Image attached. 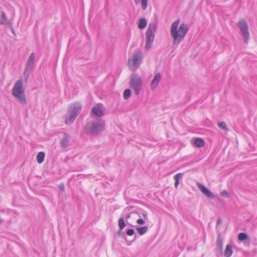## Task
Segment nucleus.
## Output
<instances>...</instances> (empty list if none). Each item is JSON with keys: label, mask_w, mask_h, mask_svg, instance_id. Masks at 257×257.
Instances as JSON below:
<instances>
[{"label": "nucleus", "mask_w": 257, "mask_h": 257, "mask_svg": "<svg viewBox=\"0 0 257 257\" xmlns=\"http://www.w3.org/2000/svg\"><path fill=\"white\" fill-rule=\"evenodd\" d=\"M45 154L43 152H39L37 156V160L39 164L42 163L45 159Z\"/></svg>", "instance_id": "a211bd4d"}, {"label": "nucleus", "mask_w": 257, "mask_h": 257, "mask_svg": "<svg viewBox=\"0 0 257 257\" xmlns=\"http://www.w3.org/2000/svg\"><path fill=\"white\" fill-rule=\"evenodd\" d=\"M225 130H226V131H227V127H226V128H225Z\"/></svg>", "instance_id": "58836bf2"}, {"label": "nucleus", "mask_w": 257, "mask_h": 257, "mask_svg": "<svg viewBox=\"0 0 257 257\" xmlns=\"http://www.w3.org/2000/svg\"><path fill=\"white\" fill-rule=\"evenodd\" d=\"M139 216L140 217H143L145 219H147V218H148L147 213L145 211H143L139 214Z\"/></svg>", "instance_id": "cd10ccee"}, {"label": "nucleus", "mask_w": 257, "mask_h": 257, "mask_svg": "<svg viewBox=\"0 0 257 257\" xmlns=\"http://www.w3.org/2000/svg\"><path fill=\"white\" fill-rule=\"evenodd\" d=\"M118 223L119 228L120 229H123L126 225V224L124 222V218L122 217H120L118 219Z\"/></svg>", "instance_id": "b1692460"}, {"label": "nucleus", "mask_w": 257, "mask_h": 257, "mask_svg": "<svg viewBox=\"0 0 257 257\" xmlns=\"http://www.w3.org/2000/svg\"><path fill=\"white\" fill-rule=\"evenodd\" d=\"M161 77L162 76L160 73H158L155 75L151 84L152 89H154L157 87L159 83L161 81Z\"/></svg>", "instance_id": "4468645a"}, {"label": "nucleus", "mask_w": 257, "mask_h": 257, "mask_svg": "<svg viewBox=\"0 0 257 257\" xmlns=\"http://www.w3.org/2000/svg\"><path fill=\"white\" fill-rule=\"evenodd\" d=\"M221 194H222V195H224V194H225V190H223V191H222L221 192Z\"/></svg>", "instance_id": "f704fd0d"}, {"label": "nucleus", "mask_w": 257, "mask_h": 257, "mask_svg": "<svg viewBox=\"0 0 257 257\" xmlns=\"http://www.w3.org/2000/svg\"><path fill=\"white\" fill-rule=\"evenodd\" d=\"M238 26L240 29L244 43H247L249 40V34L246 20H240L238 23Z\"/></svg>", "instance_id": "6e6552de"}, {"label": "nucleus", "mask_w": 257, "mask_h": 257, "mask_svg": "<svg viewBox=\"0 0 257 257\" xmlns=\"http://www.w3.org/2000/svg\"><path fill=\"white\" fill-rule=\"evenodd\" d=\"M157 29V24L155 23H150L146 32L145 48L147 50L151 49L155 38V33Z\"/></svg>", "instance_id": "20e7f679"}, {"label": "nucleus", "mask_w": 257, "mask_h": 257, "mask_svg": "<svg viewBox=\"0 0 257 257\" xmlns=\"http://www.w3.org/2000/svg\"><path fill=\"white\" fill-rule=\"evenodd\" d=\"M198 188L202 192V193L209 198H214V195L213 193L206 187L201 184L200 183L197 184Z\"/></svg>", "instance_id": "9b49d317"}, {"label": "nucleus", "mask_w": 257, "mask_h": 257, "mask_svg": "<svg viewBox=\"0 0 257 257\" xmlns=\"http://www.w3.org/2000/svg\"><path fill=\"white\" fill-rule=\"evenodd\" d=\"M70 137L69 135L66 133L63 134V137L60 140V147L63 149H65L69 145Z\"/></svg>", "instance_id": "f8f14e48"}, {"label": "nucleus", "mask_w": 257, "mask_h": 257, "mask_svg": "<svg viewBox=\"0 0 257 257\" xmlns=\"http://www.w3.org/2000/svg\"><path fill=\"white\" fill-rule=\"evenodd\" d=\"M131 94V90L129 89H125L123 92V98L124 99L127 100L130 97Z\"/></svg>", "instance_id": "393cba45"}, {"label": "nucleus", "mask_w": 257, "mask_h": 257, "mask_svg": "<svg viewBox=\"0 0 257 257\" xmlns=\"http://www.w3.org/2000/svg\"><path fill=\"white\" fill-rule=\"evenodd\" d=\"M35 55L34 53H32L27 62L25 66V69L24 72V75L26 78V80L27 81L31 71L32 70L35 64Z\"/></svg>", "instance_id": "1a4fd4ad"}, {"label": "nucleus", "mask_w": 257, "mask_h": 257, "mask_svg": "<svg viewBox=\"0 0 257 257\" xmlns=\"http://www.w3.org/2000/svg\"><path fill=\"white\" fill-rule=\"evenodd\" d=\"M104 129L105 121L102 119H98L88 122L84 127V131L87 135L97 136Z\"/></svg>", "instance_id": "f03ea898"}, {"label": "nucleus", "mask_w": 257, "mask_h": 257, "mask_svg": "<svg viewBox=\"0 0 257 257\" xmlns=\"http://www.w3.org/2000/svg\"><path fill=\"white\" fill-rule=\"evenodd\" d=\"M232 248L231 245L227 244L226 246V257H230L232 254Z\"/></svg>", "instance_id": "4be33fe9"}, {"label": "nucleus", "mask_w": 257, "mask_h": 257, "mask_svg": "<svg viewBox=\"0 0 257 257\" xmlns=\"http://www.w3.org/2000/svg\"><path fill=\"white\" fill-rule=\"evenodd\" d=\"M123 237H124V239L126 241V237H125V236H124V235L123 236Z\"/></svg>", "instance_id": "e433bc0d"}, {"label": "nucleus", "mask_w": 257, "mask_h": 257, "mask_svg": "<svg viewBox=\"0 0 257 257\" xmlns=\"http://www.w3.org/2000/svg\"><path fill=\"white\" fill-rule=\"evenodd\" d=\"M143 58V53L141 52L134 53L132 58L128 60V66L130 68L134 71L139 68L142 62Z\"/></svg>", "instance_id": "423d86ee"}, {"label": "nucleus", "mask_w": 257, "mask_h": 257, "mask_svg": "<svg viewBox=\"0 0 257 257\" xmlns=\"http://www.w3.org/2000/svg\"><path fill=\"white\" fill-rule=\"evenodd\" d=\"M218 126L220 128L225 130V122H219V123H218Z\"/></svg>", "instance_id": "c85d7f7f"}, {"label": "nucleus", "mask_w": 257, "mask_h": 257, "mask_svg": "<svg viewBox=\"0 0 257 257\" xmlns=\"http://www.w3.org/2000/svg\"><path fill=\"white\" fill-rule=\"evenodd\" d=\"M137 230L139 232V233L142 235L144 234L148 230V226H143V227H138L136 228Z\"/></svg>", "instance_id": "aec40b11"}, {"label": "nucleus", "mask_w": 257, "mask_h": 257, "mask_svg": "<svg viewBox=\"0 0 257 257\" xmlns=\"http://www.w3.org/2000/svg\"><path fill=\"white\" fill-rule=\"evenodd\" d=\"M134 2L137 5L141 3L142 9L143 10H145L147 8L148 0H134Z\"/></svg>", "instance_id": "dca6fc26"}, {"label": "nucleus", "mask_w": 257, "mask_h": 257, "mask_svg": "<svg viewBox=\"0 0 257 257\" xmlns=\"http://www.w3.org/2000/svg\"><path fill=\"white\" fill-rule=\"evenodd\" d=\"M101 104L99 103L93 107L91 109L92 113L99 117L102 116L103 112L102 110Z\"/></svg>", "instance_id": "ddd939ff"}, {"label": "nucleus", "mask_w": 257, "mask_h": 257, "mask_svg": "<svg viewBox=\"0 0 257 257\" xmlns=\"http://www.w3.org/2000/svg\"><path fill=\"white\" fill-rule=\"evenodd\" d=\"M130 85L133 90L135 94L136 95H138L140 93L143 86L141 77L137 75L132 76L130 82Z\"/></svg>", "instance_id": "39448f33"}, {"label": "nucleus", "mask_w": 257, "mask_h": 257, "mask_svg": "<svg viewBox=\"0 0 257 257\" xmlns=\"http://www.w3.org/2000/svg\"><path fill=\"white\" fill-rule=\"evenodd\" d=\"M13 33L15 34V31H14V30H13L12 31Z\"/></svg>", "instance_id": "4c0bfd02"}, {"label": "nucleus", "mask_w": 257, "mask_h": 257, "mask_svg": "<svg viewBox=\"0 0 257 257\" xmlns=\"http://www.w3.org/2000/svg\"><path fill=\"white\" fill-rule=\"evenodd\" d=\"M8 21L6 13L4 12H2V19L0 20V24L5 25L7 23Z\"/></svg>", "instance_id": "5701e85b"}, {"label": "nucleus", "mask_w": 257, "mask_h": 257, "mask_svg": "<svg viewBox=\"0 0 257 257\" xmlns=\"http://www.w3.org/2000/svg\"><path fill=\"white\" fill-rule=\"evenodd\" d=\"M180 23V20L178 19L174 22L171 26L170 33L173 39L174 45L178 46L184 40L189 31V27L185 23Z\"/></svg>", "instance_id": "f257e3e1"}, {"label": "nucleus", "mask_w": 257, "mask_h": 257, "mask_svg": "<svg viewBox=\"0 0 257 257\" xmlns=\"http://www.w3.org/2000/svg\"><path fill=\"white\" fill-rule=\"evenodd\" d=\"M179 182H178V181H175V187L176 188H177L178 186L179 185Z\"/></svg>", "instance_id": "473e14b6"}, {"label": "nucleus", "mask_w": 257, "mask_h": 257, "mask_svg": "<svg viewBox=\"0 0 257 257\" xmlns=\"http://www.w3.org/2000/svg\"><path fill=\"white\" fill-rule=\"evenodd\" d=\"M183 174L182 173H178L176 174L174 176V179L175 181H178V182L180 181V180H181L183 177Z\"/></svg>", "instance_id": "a878e982"}, {"label": "nucleus", "mask_w": 257, "mask_h": 257, "mask_svg": "<svg viewBox=\"0 0 257 257\" xmlns=\"http://www.w3.org/2000/svg\"><path fill=\"white\" fill-rule=\"evenodd\" d=\"M222 220L221 219H218L217 221L216 229L218 231L217 238L216 242V255L217 257H223V239L221 237V233L218 231L219 225L221 223Z\"/></svg>", "instance_id": "0eeeda50"}, {"label": "nucleus", "mask_w": 257, "mask_h": 257, "mask_svg": "<svg viewBox=\"0 0 257 257\" xmlns=\"http://www.w3.org/2000/svg\"><path fill=\"white\" fill-rule=\"evenodd\" d=\"M77 115L71 114L68 111L67 114L66 115L65 123L66 124H70L72 123L76 119Z\"/></svg>", "instance_id": "2eb2a0df"}, {"label": "nucleus", "mask_w": 257, "mask_h": 257, "mask_svg": "<svg viewBox=\"0 0 257 257\" xmlns=\"http://www.w3.org/2000/svg\"><path fill=\"white\" fill-rule=\"evenodd\" d=\"M147 26V21L145 18H141L139 21L138 27L140 29H144Z\"/></svg>", "instance_id": "6ab92c4d"}, {"label": "nucleus", "mask_w": 257, "mask_h": 257, "mask_svg": "<svg viewBox=\"0 0 257 257\" xmlns=\"http://www.w3.org/2000/svg\"><path fill=\"white\" fill-rule=\"evenodd\" d=\"M194 144L196 147L201 148L204 146L205 142L202 139L197 138L195 139Z\"/></svg>", "instance_id": "f3484780"}, {"label": "nucleus", "mask_w": 257, "mask_h": 257, "mask_svg": "<svg viewBox=\"0 0 257 257\" xmlns=\"http://www.w3.org/2000/svg\"><path fill=\"white\" fill-rule=\"evenodd\" d=\"M81 104L78 102H75L70 105L68 112L78 116L81 110Z\"/></svg>", "instance_id": "9d476101"}, {"label": "nucleus", "mask_w": 257, "mask_h": 257, "mask_svg": "<svg viewBox=\"0 0 257 257\" xmlns=\"http://www.w3.org/2000/svg\"><path fill=\"white\" fill-rule=\"evenodd\" d=\"M228 196V192L226 191V197H227Z\"/></svg>", "instance_id": "c9c22d12"}, {"label": "nucleus", "mask_w": 257, "mask_h": 257, "mask_svg": "<svg viewBox=\"0 0 257 257\" xmlns=\"http://www.w3.org/2000/svg\"><path fill=\"white\" fill-rule=\"evenodd\" d=\"M122 229H119V230H118L117 231V234H118V235L119 236H120L121 235V234H122Z\"/></svg>", "instance_id": "7c9ffc66"}, {"label": "nucleus", "mask_w": 257, "mask_h": 257, "mask_svg": "<svg viewBox=\"0 0 257 257\" xmlns=\"http://www.w3.org/2000/svg\"><path fill=\"white\" fill-rule=\"evenodd\" d=\"M22 79L16 81L12 89V94L20 103L22 104H26L27 99Z\"/></svg>", "instance_id": "7ed1b4c3"}, {"label": "nucleus", "mask_w": 257, "mask_h": 257, "mask_svg": "<svg viewBox=\"0 0 257 257\" xmlns=\"http://www.w3.org/2000/svg\"><path fill=\"white\" fill-rule=\"evenodd\" d=\"M130 216H131L130 214H127L126 216V218L128 219L130 217Z\"/></svg>", "instance_id": "72a5a7b5"}, {"label": "nucleus", "mask_w": 257, "mask_h": 257, "mask_svg": "<svg viewBox=\"0 0 257 257\" xmlns=\"http://www.w3.org/2000/svg\"><path fill=\"white\" fill-rule=\"evenodd\" d=\"M248 235L246 233L244 232L240 233L238 235V239L240 241H243L244 240H247V239H248Z\"/></svg>", "instance_id": "412c9836"}, {"label": "nucleus", "mask_w": 257, "mask_h": 257, "mask_svg": "<svg viewBox=\"0 0 257 257\" xmlns=\"http://www.w3.org/2000/svg\"><path fill=\"white\" fill-rule=\"evenodd\" d=\"M60 187L61 188V189L63 191H64L65 190V188H64V185L63 184H62L60 185Z\"/></svg>", "instance_id": "2f4dec72"}, {"label": "nucleus", "mask_w": 257, "mask_h": 257, "mask_svg": "<svg viewBox=\"0 0 257 257\" xmlns=\"http://www.w3.org/2000/svg\"><path fill=\"white\" fill-rule=\"evenodd\" d=\"M135 233V231L133 229H129L126 231V234L128 236H132Z\"/></svg>", "instance_id": "bb28decb"}, {"label": "nucleus", "mask_w": 257, "mask_h": 257, "mask_svg": "<svg viewBox=\"0 0 257 257\" xmlns=\"http://www.w3.org/2000/svg\"><path fill=\"white\" fill-rule=\"evenodd\" d=\"M137 223L139 224H145V221L142 218H139L137 220Z\"/></svg>", "instance_id": "c756f323"}]
</instances>
